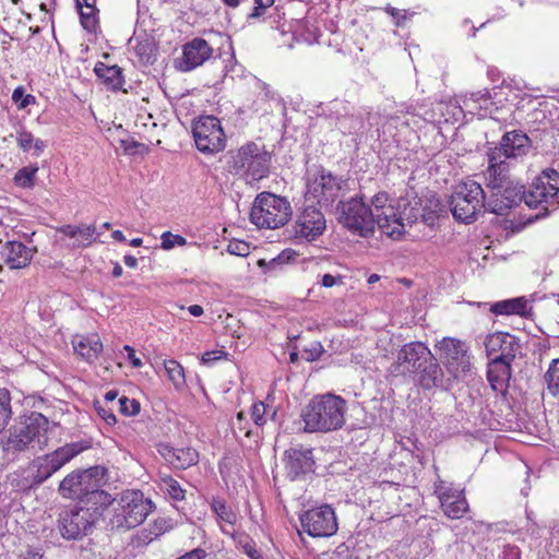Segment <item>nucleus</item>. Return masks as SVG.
I'll return each mask as SVG.
<instances>
[{
  "mask_svg": "<svg viewBox=\"0 0 559 559\" xmlns=\"http://www.w3.org/2000/svg\"><path fill=\"white\" fill-rule=\"evenodd\" d=\"M48 425V418L41 413L20 415L0 438V449L4 456L17 460L22 454L34 450L35 441L46 444Z\"/></svg>",
  "mask_w": 559,
  "mask_h": 559,
  "instance_id": "obj_1",
  "label": "nucleus"
},
{
  "mask_svg": "<svg viewBox=\"0 0 559 559\" xmlns=\"http://www.w3.org/2000/svg\"><path fill=\"white\" fill-rule=\"evenodd\" d=\"M347 402L334 393L314 395L301 412L307 432L335 431L345 425Z\"/></svg>",
  "mask_w": 559,
  "mask_h": 559,
  "instance_id": "obj_2",
  "label": "nucleus"
},
{
  "mask_svg": "<svg viewBox=\"0 0 559 559\" xmlns=\"http://www.w3.org/2000/svg\"><path fill=\"white\" fill-rule=\"evenodd\" d=\"M227 156L228 171L233 175L251 180H260L269 176L272 156L265 146L250 141L238 150L229 151Z\"/></svg>",
  "mask_w": 559,
  "mask_h": 559,
  "instance_id": "obj_3",
  "label": "nucleus"
},
{
  "mask_svg": "<svg viewBox=\"0 0 559 559\" xmlns=\"http://www.w3.org/2000/svg\"><path fill=\"white\" fill-rule=\"evenodd\" d=\"M292 214V206L286 198L271 192H262L253 202L250 221L259 228L275 229L284 226Z\"/></svg>",
  "mask_w": 559,
  "mask_h": 559,
  "instance_id": "obj_4",
  "label": "nucleus"
},
{
  "mask_svg": "<svg viewBox=\"0 0 559 559\" xmlns=\"http://www.w3.org/2000/svg\"><path fill=\"white\" fill-rule=\"evenodd\" d=\"M364 195H356L336 205L337 221L346 229L364 238L372 237L377 225V214L365 203Z\"/></svg>",
  "mask_w": 559,
  "mask_h": 559,
  "instance_id": "obj_5",
  "label": "nucleus"
},
{
  "mask_svg": "<svg viewBox=\"0 0 559 559\" xmlns=\"http://www.w3.org/2000/svg\"><path fill=\"white\" fill-rule=\"evenodd\" d=\"M152 501L140 490L121 493L109 520L111 530H131L144 522L152 510Z\"/></svg>",
  "mask_w": 559,
  "mask_h": 559,
  "instance_id": "obj_6",
  "label": "nucleus"
},
{
  "mask_svg": "<svg viewBox=\"0 0 559 559\" xmlns=\"http://www.w3.org/2000/svg\"><path fill=\"white\" fill-rule=\"evenodd\" d=\"M453 217L465 224L474 223L477 214L487 211V200L483 187L476 181L459 185L449 200Z\"/></svg>",
  "mask_w": 559,
  "mask_h": 559,
  "instance_id": "obj_7",
  "label": "nucleus"
},
{
  "mask_svg": "<svg viewBox=\"0 0 559 559\" xmlns=\"http://www.w3.org/2000/svg\"><path fill=\"white\" fill-rule=\"evenodd\" d=\"M348 190V179L335 176L324 167L319 166L307 180L306 199L312 200L321 207L329 209Z\"/></svg>",
  "mask_w": 559,
  "mask_h": 559,
  "instance_id": "obj_8",
  "label": "nucleus"
},
{
  "mask_svg": "<svg viewBox=\"0 0 559 559\" xmlns=\"http://www.w3.org/2000/svg\"><path fill=\"white\" fill-rule=\"evenodd\" d=\"M91 448V441L81 440L67 443L51 453L36 457L32 464L31 486H39L70 462L78 454Z\"/></svg>",
  "mask_w": 559,
  "mask_h": 559,
  "instance_id": "obj_9",
  "label": "nucleus"
},
{
  "mask_svg": "<svg viewBox=\"0 0 559 559\" xmlns=\"http://www.w3.org/2000/svg\"><path fill=\"white\" fill-rule=\"evenodd\" d=\"M421 199L413 198V202L402 199L399 203L400 211L390 206L389 213L377 214V225L379 229L393 239H400L404 234V221L413 225L420 219Z\"/></svg>",
  "mask_w": 559,
  "mask_h": 559,
  "instance_id": "obj_10",
  "label": "nucleus"
},
{
  "mask_svg": "<svg viewBox=\"0 0 559 559\" xmlns=\"http://www.w3.org/2000/svg\"><path fill=\"white\" fill-rule=\"evenodd\" d=\"M439 359L453 379H459L471 371V354L467 344L455 337H443L435 345Z\"/></svg>",
  "mask_w": 559,
  "mask_h": 559,
  "instance_id": "obj_11",
  "label": "nucleus"
},
{
  "mask_svg": "<svg viewBox=\"0 0 559 559\" xmlns=\"http://www.w3.org/2000/svg\"><path fill=\"white\" fill-rule=\"evenodd\" d=\"M107 469L96 465L87 469H78L68 474L59 484L58 491L63 498L83 500L86 493L96 486L98 479H104Z\"/></svg>",
  "mask_w": 559,
  "mask_h": 559,
  "instance_id": "obj_12",
  "label": "nucleus"
},
{
  "mask_svg": "<svg viewBox=\"0 0 559 559\" xmlns=\"http://www.w3.org/2000/svg\"><path fill=\"white\" fill-rule=\"evenodd\" d=\"M192 133L197 148L203 154H216L225 148L226 136L219 119L202 116L193 121Z\"/></svg>",
  "mask_w": 559,
  "mask_h": 559,
  "instance_id": "obj_13",
  "label": "nucleus"
},
{
  "mask_svg": "<svg viewBox=\"0 0 559 559\" xmlns=\"http://www.w3.org/2000/svg\"><path fill=\"white\" fill-rule=\"evenodd\" d=\"M489 191L487 211L496 215H507L511 209L518 206L521 202L528 206L530 188L526 189L519 180L511 181L509 185L503 183L501 188H492Z\"/></svg>",
  "mask_w": 559,
  "mask_h": 559,
  "instance_id": "obj_14",
  "label": "nucleus"
},
{
  "mask_svg": "<svg viewBox=\"0 0 559 559\" xmlns=\"http://www.w3.org/2000/svg\"><path fill=\"white\" fill-rule=\"evenodd\" d=\"M97 514V512L93 514L88 509L80 507L62 510L57 526L60 535L67 540L83 538L96 523Z\"/></svg>",
  "mask_w": 559,
  "mask_h": 559,
  "instance_id": "obj_15",
  "label": "nucleus"
},
{
  "mask_svg": "<svg viewBox=\"0 0 559 559\" xmlns=\"http://www.w3.org/2000/svg\"><path fill=\"white\" fill-rule=\"evenodd\" d=\"M304 532L311 537H330L338 528L334 509L329 504L312 508L299 515Z\"/></svg>",
  "mask_w": 559,
  "mask_h": 559,
  "instance_id": "obj_16",
  "label": "nucleus"
},
{
  "mask_svg": "<svg viewBox=\"0 0 559 559\" xmlns=\"http://www.w3.org/2000/svg\"><path fill=\"white\" fill-rule=\"evenodd\" d=\"M282 462L285 476L290 481L305 480L316 472L313 450L302 444L286 449Z\"/></svg>",
  "mask_w": 559,
  "mask_h": 559,
  "instance_id": "obj_17",
  "label": "nucleus"
},
{
  "mask_svg": "<svg viewBox=\"0 0 559 559\" xmlns=\"http://www.w3.org/2000/svg\"><path fill=\"white\" fill-rule=\"evenodd\" d=\"M325 228V218L322 212L314 206H308L292 228L286 229V233L292 239L310 242L321 236Z\"/></svg>",
  "mask_w": 559,
  "mask_h": 559,
  "instance_id": "obj_18",
  "label": "nucleus"
},
{
  "mask_svg": "<svg viewBox=\"0 0 559 559\" xmlns=\"http://www.w3.org/2000/svg\"><path fill=\"white\" fill-rule=\"evenodd\" d=\"M432 355L431 350L423 342H409L404 344L396 354L392 364V372L402 376H412L423 362H427Z\"/></svg>",
  "mask_w": 559,
  "mask_h": 559,
  "instance_id": "obj_19",
  "label": "nucleus"
},
{
  "mask_svg": "<svg viewBox=\"0 0 559 559\" xmlns=\"http://www.w3.org/2000/svg\"><path fill=\"white\" fill-rule=\"evenodd\" d=\"M559 193V171L554 168L544 169L530 186L528 207L536 209L539 205L554 204Z\"/></svg>",
  "mask_w": 559,
  "mask_h": 559,
  "instance_id": "obj_20",
  "label": "nucleus"
},
{
  "mask_svg": "<svg viewBox=\"0 0 559 559\" xmlns=\"http://www.w3.org/2000/svg\"><path fill=\"white\" fill-rule=\"evenodd\" d=\"M488 358L514 360L521 353L519 337L508 332H495L486 336L484 342Z\"/></svg>",
  "mask_w": 559,
  "mask_h": 559,
  "instance_id": "obj_21",
  "label": "nucleus"
},
{
  "mask_svg": "<svg viewBox=\"0 0 559 559\" xmlns=\"http://www.w3.org/2000/svg\"><path fill=\"white\" fill-rule=\"evenodd\" d=\"M412 377L415 383L425 391L432 389L445 390L451 384L450 378L445 377L439 359L433 354L430 356V359H427V362L420 365Z\"/></svg>",
  "mask_w": 559,
  "mask_h": 559,
  "instance_id": "obj_22",
  "label": "nucleus"
},
{
  "mask_svg": "<svg viewBox=\"0 0 559 559\" xmlns=\"http://www.w3.org/2000/svg\"><path fill=\"white\" fill-rule=\"evenodd\" d=\"M213 52L212 46L204 38L195 37L182 46L178 69L182 72L192 71L207 61Z\"/></svg>",
  "mask_w": 559,
  "mask_h": 559,
  "instance_id": "obj_23",
  "label": "nucleus"
},
{
  "mask_svg": "<svg viewBox=\"0 0 559 559\" xmlns=\"http://www.w3.org/2000/svg\"><path fill=\"white\" fill-rule=\"evenodd\" d=\"M488 166L485 171L486 187L490 190L492 188H501L503 183L509 185L515 179L512 178L510 168L511 159L501 156L500 152L491 150L487 153Z\"/></svg>",
  "mask_w": 559,
  "mask_h": 559,
  "instance_id": "obj_24",
  "label": "nucleus"
},
{
  "mask_svg": "<svg viewBox=\"0 0 559 559\" xmlns=\"http://www.w3.org/2000/svg\"><path fill=\"white\" fill-rule=\"evenodd\" d=\"M532 147V141L521 130H512L506 132L498 146L490 148L493 152H500L501 156L509 159H516L518 157L525 156Z\"/></svg>",
  "mask_w": 559,
  "mask_h": 559,
  "instance_id": "obj_25",
  "label": "nucleus"
},
{
  "mask_svg": "<svg viewBox=\"0 0 559 559\" xmlns=\"http://www.w3.org/2000/svg\"><path fill=\"white\" fill-rule=\"evenodd\" d=\"M502 358H490L487 364L486 377L493 392L506 394L512 378V362Z\"/></svg>",
  "mask_w": 559,
  "mask_h": 559,
  "instance_id": "obj_26",
  "label": "nucleus"
},
{
  "mask_svg": "<svg viewBox=\"0 0 559 559\" xmlns=\"http://www.w3.org/2000/svg\"><path fill=\"white\" fill-rule=\"evenodd\" d=\"M36 249L26 247L21 241H7L1 250V255L4 263L12 270L26 267L32 259Z\"/></svg>",
  "mask_w": 559,
  "mask_h": 559,
  "instance_id": "obj_27",
  "label": "nucleus"
},
{
  "mask_svg": "<svg viewBox=\"0 0 559 559\" xmlns=\"http://www.w3.org/2000/svg\"><path fill=\"white\" fill-rule=\"evenodd\" d=\"M94 73L107 91L115 93L120 91L126 92L123 88L126 83L123 69L119 66H107L106 63L98 61L94 67Z\"/></svg>",
  "mask_w": 559,
  "mask_h": 559,
  "instance_id": "obj_28",
  "label": "nucleus"
},
{
  "mask_svg": "<svg viewBox=\"0 0 559 559\" xmlns=\"http://www.w3.org/2000/svg\"><path fill=\"white\" fill-rule=\"evenodd\" d=\"M103 484L104 479H98V481H96V486L94 488H91V490L80 502V508H86L93 514L97 512V520L103 515L104 511L114 502L111 496L107 491L100 489Z\"/></svg>",
  "mask_w": 559,
  "mask_h": 559,
  "instance_id": "obj_29",
  "label": "nucleus"
},
{
  "mask_svg": "<svg viewBox=\"0 0 559 559\" xmlns=\"http://www.w3.org/2000/svg\"><path fill=\"white\" fill-rule=\"evenodd\" d=\"M72 344L74 352L90 362L97 359L103 349V344L97 335L76 336Z\"/></svg>",
  "mask_w": 559,
  "mask_h": 559,
  "instance_id": "obj_30",
  "label": "nucleus"
},
{
  "mask_svg": "<svg viewBox=\"0 0 559 559\" xmlns=\"http://www.w3.org/2000/svg\"><path fill=\"white\" fill-rule=\"evenodd\" d=\"M439 498L444 514L450 519H461L468 510V503L461 493L444 491Z\"/></svg>",
  "mask_w": 559,
  "mask_h": 559,
  "instance_id": "obj_31",
  "label": "nucleus"
},
{
  "mask_svg": "<svg viewBox=\"0 0 559 559\" xmlns=\"http://www.w3.org/2000/svg\"><path fill=\"white\" fill-rule=\"evenodd\" d=\"M490 311L496 316H526L527 300L525 297L504 299L490 305Z\"/></svg>",
  "mask_w": 559,
  "mask_h": 559,
  "instance_id": "obj_32",
  "label": "nucleus"
},
{
  "mask_svg": "<svg viewBox=\"0 0 559 559\" xmlns=\"http://www.w3.org/2000/svg\"><path fill=\"white\" fill-rule=\"evenodd\" d=\"M16 143L19 148L23 152H29L33 148V155L36 157L40 156L47 147V141L36 139L34 134L22 124L16 129Z\"/></svg>",
  "mask_w": 559,
  "mask_h": 559,
  "instance_id": "obj_33",
  "label": "nucleus"
},
{
  "mask_svg": "<svg viewBox=\"0 0 559 559\" xmlns=\"http://www.w3.org/2000/svg\"><path fill=\"white\" fill-rule=\"evenodd\" d=\"M211 509L216 514L219 522L234 525L237 521V514L230 507L219 497H213L211 501Z\"/></svg>",
  "mask_w": 559,
  "mask_h": 559,
  "instance_id": "obj_34",
  "label": "nucleus"
},
{
  "mask_svg": "<svg viewBox=\"0 0 559 559\" xmlns=\"http://www.w3.org/2000/svg\"><path fill=\"white\" fill-rule=\"evenodd\" d=\"M12 396L11 392L5 389H0V435L4 432L5 427L9 425L12 419L13 411H12Z\"/></svg>",
  "mask_w": 559,
  "mask_h": 559,
  "instance_id": "obj_35",
  "label": "nucleus"
},
{
  "mask_svg": "<svg viewBox=\"0 0 559 559\" xmlns=\"http://www.w3.org/2000/svg\"><path fill=\"white\" fill-rule=\"evenodd\" d=\"M38 166L36 164H32L19 169L14 177L13 181L15 186L23 189H32L35 186V177L38 171Z\"/></svg>",
  "mask_w": 559,
  "mask_h": 559,
  "instance_id": "obj_36",
  "label": "nucleus"
},
{
  "mask_svg": "<svg viewBox=\"0 0 559 559\" xmlns=\"http://www.w3.org/2000/svg\"><path fill=\"white\" fill-rule=\"evenodd\" d=\"M335 126L343 134H354L364 128V119L357 115H344L337 118Z\"/></svg>",
  "mask_w": 559,
  "mask_h": 559,
  "instance_id": "obj_37",
  "label": "nucleus"
},
{
  "mask_svg": "<svg viewBox=\"0 0 559 559\" xmlns=\"http://www.w3.org/2000/svg\"><path fill=\"white\" fill-rule=\"evenodd\" d=\"M199 461V453L193 448H178L173 465L186 469Z\"/></svg>",
  "mask_w": 559,
  "mask_h": 559,
  "instance_id": "obj_38",
  "label": "nucleus"
},
{
  "mask_svg": "<svg viewBox=\"0 0 559 559\" xmlns=\"http://www.w3.org/2000/svg\"><path fill=\"white\" fill-rule=\"evenodd\" d=\"M79 14L82 27L88 33L96 34L99 28L98 9L95 5L88 7L79 11Z\"/></svg>",
  "mask_w": 559,
  "mask_h": 559,
  "instance_id": "obj_39",
  "label": "nucleus"
},
{
  "mask_svg": "<svg viewBox=\"0 0 559 559\" xmlns=\"http://www.w3.org/2000/svg\"><path fill=\"white\" fill-rule=\"evenodd\" d=\"M164 367L169 380L176 388H181L186 383L183 367L175 359L164 361Z\"/></svg>",
  "mask_w": 559,
  "mask_h": 559,
  "instance_id": "obj_40",
  "label": "nucleus"
},
{
  "mask_svg": "<svg viewBox=\"0 0 559 559\" xmlns=\"http://www.w3.org/2000/svg\"><path fill=\"white\" fill-rule=\"evenodd\" d=\"M544 379L549 392L554 396H559V359H552Z\"/></svg>",
  "mask_w": 559,
  "mask_h": 559,
  "instance_id": "obj_41",
  "label": "nucleus"
},
{
  "mask_svg": "<svg viewBox=\"0 0 559 559\" xmlns=\"http://www.w3.org/2000/svg\"><path fill=\"white\" fill-rule=\"evenodd\" d=\"M100 233L96 230L94 225H80V233L76 242L73 243V248H86L91 246L98 237Z\"/></svg>",
  "mask_w": 559,
  "mask_h": 559,
  "instance_id": "obj_42",
  "label": "nucleus"
},
{
  "mask_svg": "<svg viewBox=\"0 0 559 559\" xmlns=\"http://www.w3.org/2000/svg\"><path fill=\"white\" fill-rule=\"evenodd\" d=\"M431 206H421L420 219L429 227H433L439 218V212H442V206L439 200L430 201Z\"/></svg>",
  "mask_w": 559,
  "mask_h": 559,
  "instance_id": "obj_43",
  "label": "nucleus"
},
{
  "mask_svg": "<svg viewBox=\"0 0 559 559\" xmlns=\"http://www.w3.org/2000/svg\"><path fill=\"white\" fill-rule=\"evenodd\" d=\"M12 100L17 105L19 109H25L36 103V97L32 94H25L23 86H17L12 93Z\"/></svg>",
  "mask_w": 559,
  "mask_h": 559,
  "instance_id": "obj_44",
  "label": "nucleus"
},
{
  "mask_svg": "<svg viewBox=\"0 0 559 559\" xmlns=\"http://www.w3.org/2000/svg\"><path fill=\"white\" fill-rule=\"evenodd\" d=\"M164 489L174 500L181 501L185 499L186 491L181 488L180 484L171 477L164 479Z\"/></svg>",
  "mask_w": 559,
  "mask_h": 559,
  "instance_id": "obj_45",
  "label": "nucleus"
},
{
  "mask_svg": "<svg viewBox=\"0 0 559 559\" xmlns=\"http://www.w3.org/2000/svg\"><path fill=\"white\" fill-rule=\"evenodd\" d=\"M140 403L136 400H130L127 396L119 399V411L126 416H133L140 413Z\"/></svg>",
  "mask_w": 559,
  "mask_h": 559,
  "instance_id": "obj_46",
  "label": "nucleus"
},
{
  "mask_svg": "<svg viewBox=\"0 0 559 559\" xmlns=\"http://www.w3.org/2000/svg\"><path fill=\"white\" fill-rule=\"evenodd\" d=\"M227 252L238 257H247L250 253V247L245 240L234 239L229 241Z\"/></svg>",
  "mask_w": 559,
  "mask_h": 559,
  "instance_id": "obj_47",
  "label": "nucleus"
},
{
  "mask_svg": "<svg viewBox=\"0 0 559 559\" xmlns=\"http://www.w3.org/2000/svg\"><path fill=\"white\" fill-rule=\"evenodd\" d=\"M324 353L323 346L320 342L314 341L302 350V357L307 361L318 360Z\"/></svg>",
  "mask_w": 559,
  "mask_h": 559,
  "instance_id": "obj_48",
  "label": "nucleus"
},
{
  "mask_svg": "<svg viewBox=\"0 0 559 559\" xmlns=\"http://www.w3.org/2000/svg\"><path fill=\"white\" fill-rule=\"evenodd\" d=\"M186 243V238L180 235H174L170 231H165L162 235V248L165 250L173 249L176 245L183 246Z\"/></svg>",
  "mask_w": 559,
  "mask_h": 559,
  "instance_id": "obj_49",
  "label": "nucleus"
},
{
  "mask_svg": "<svg viewBox=\"0 0 559 559\" xmlns=\"http://www.w3.org/2000/svg\"><path fill=\"white\" fill-rule=\"evenodd\" d=\"M389 201V194L384 191L378 192L371 199V205L374 207L373 214H383V212L389 213V207L386 203Z\"/></svg>",
  "mask_w": 559,
  "mask_h": 559,
  "instance_id": "obj_50",
  "label": "nucleus"
},
{
  "mask_svg": "<svg viewBox=\"0 0 559 559\" xmlns=\"http://www.w3.org/2000/svg\"><path fill=\"white\" fill-rule=\"evenodd\" d=\"M265 413L266 405L263 402L253 403L251 406V417L257 426L261 427L266 423Z\"/></svg>",
  "mask_w": 559,
  "mask_h": 559,
  "instance_id": "obj_51",
  "label": "nucleus"
},
{
  "mask_svg": "<svg viewBox=\"0 0 559 559\" xmlns=\"http://www.w3.org/2000/svg\"><path fill=\"white\" fill-rule=\"evenodd\" d=\"M238 545L250 559H264L262 554L257 549L255 543L248 537L240 539Z\"/></svg>",
  "mask_w": 559,
  "mask_h": 559,
  "instance_id": "obj_52",
  "label": "nucleus"
},
{
  "mask_svg": "<svg viewBox=\"0 0 559 559\" xmlns=\"http://www.w3.org/2000/svg\"><path fill=\"white\" fill-rule=\"evenodd\" d=\"M95 409L97 414L105 420L106 424L112 426L117 423V418L112 409L108 408L105 404H102L100 402H95Z\"/></svg>",
  "mask_w": 559,
  "mask_h": 559,
  "instance_id": "obj_53",
  "label": "nucleus"
},
{
  "mask_svg": "<svg viewBox=\"0 0 559 559\" xmlns=\"http://www.w3.org/2000/svg\"><path fill=\"white\" fill-rule=\"evenodd\" d=\"M226 356L227 353L224 350L205 352L201 357V361L205 366H212L215 361L226 358Z\"/></svg>",
  "mask_w": 559,
  "mask_h": 559,
  "instance_id": "obj_54",
  "label": "nucleus"
},
{
  "mask_svg": "<svg viewBox=\"0 0 559 559\" xmlns=\"http://www.w3.org/2000/svg\"><path fill=\"white\" fill-rule=\"evenodd\" d=\"M499 559H521V550L515 545H506L499 555Z\"/></svg>",
  "mask_w": 559,
  "mask_h": 559,
  "instance_id": "obj_55",
  "label": "nucleus"
},
{
  "mask_svg": "<svg viewBox=\"0 0 559 559\" xmlns=\"http://www.w3.org/2000/svg\"><path fill=\"white\" fill-rule=\"evenodd\" d=\"M135 51H136V55L142 59V60H145L146 62H153L151 60V51H152V47L150 44L147 43H140L139 45H136L135 47Z\"/></svg>",
  "mask_w": 559,
  "mask_h": 559,
  "instance_id": "obj_56",
  "label": "nucleus"
},
{
  "mask_svg": "<svg viewBox=\"0 0 559 559\" xmlns=\"http://www.w3.org/2000/svg\"><path fill=\"white\" fill-rule=\"evenodd\" d=\"M258 264L260 267H263L265 272L276 271L283 266L280 260H277V257L273 258L269 262L265 260H259Z\"/></svg>",
  "mask_w": 559,
  "mask_h": 559,
  "instance_id": "obj_57",
  "label": "nucleus"
},
{
  "mask_svg": "<svg viewBox=\"0 0 559 559\" xmlns=\"http://www.w3.org/2000/svg\"><path fill=\"white\" fill-rule=\"evenodd\" d=\"M58 233L67 236V237H70V238H78L79 236V233H80V225L79 226H75V225H62L61 227H59L58 229Z\"/></svg>",
  "mask_w": 559,
  "mask_h": 559,
  "instance_id": "obj_58",
  "label": "nucleus"
},
{
  "mask_svg": "<svg viewBox=\"0 0 559 559\" xmlns=\"http://www.w3.org/2000/svg\"><path fill=\"white\" fill-rule=\"evenodd\" d=\"M177 450L178 448H174L168 444H162L158 451L170 464H173Z\"/></svg>",
  "mask_w": 559,
  "mask_h": 559,
  "instance_id": "obj_59",
  "label": "nucleus"
},
{
  "mask_svg": "<svg viewBox=\"0 0 559 559\" xmlns=\"http://www.w3.org/2000/svg\"><path fill=\"white\" fill-rule=\"evenodd\" d=\"M298 255V253L293 250V249H285L283 250L278 255H277V260H280V262L283 264V265H286L288 264L289 262L292 261H295L296 257Z\"/></svg>",
  "mask_w": 559,
  "mask_h": 559,
  "instance_id": "obj_60",
  "label": "nucleus"
},
{
  "mask_svg": "<svg viewBox=\"0 0 559 559\" xmlns=\"http://www.w3.org/2000/svg\"><path fill=\"white\" fill-rule=\"evenodd\" d=\"M385 11L395 20L396 26H402L406 20V15L402 14L401 11L393 7H386Z\"/></svg>",
  "mask_w": 559,
  "mask_h": 559,
  "instance_id": "obj_61",
  "label": "nucleus"
},
{
  "mask_svg": "<svg viewBox=\"0 0 559 559\" xmlns=\"http://www.w3.org/2000/svg\"><path fill=\"white\" fill-rule=\"evenodd\" d=\"M490 92L488 88L479 90L477 92L471 93V100L474 103H478L480 100L488 102L490 99Z\"/></svg>",
  "mask_w": 559,
  "mask_h": 559,
  "instance_id": "obj_62",
  "label": "nucleus"
},
{
  "mask_svg": "<svg viewBox=\"0 0 559 559\" xmlns=\"http://www.w3.org/2000/svg\"><path fill=\"white\" fill-rule=\"evenodd\" d=\"M336 283H342V277H335L332 274H324L321 280V285L323 287L330 288L333 287Z\"/></svg>",
  "mask_w": 559,
  "mask_h": 559,
  "instance_id": "obj_63",
  "label": "nucleus"
},
{
  "mask_svg": "<svg viewBox=\"0 0 559 559\" xmlns=\"http://www.w3.org/2000/svg\"><path fill=\"white\" fill-rule=\"evenodd\" d=\"M123 262L127 266L131 267V269H135L138 266V260L133 255H130V254H127L124 255L123 258Z\"/></svg>",
  "mask_w": 559,
  "mask_h": 559,
  "instance_id": "obj_64",
  "label": "nucleus"
}]
</instances>
